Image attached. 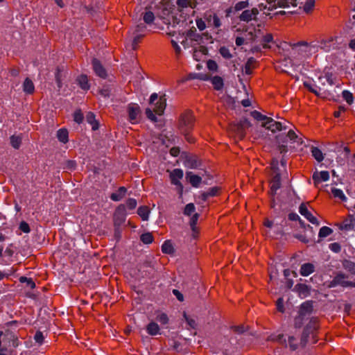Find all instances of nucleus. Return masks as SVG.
I'll list each match as a JSON object with an SVG mask.
<instances>
[{
  "label": "nucleus",
  "mask_w": 355,
  "mask_h": 355,
  "mask_svg": "<svg viewBox=\"0 0 355 355\" xmlns=\"http://www.w3.org/2000/svg\"><path fill=\"white\" fill-rule=\"evenodd\" d=\"M163 10L162 17L165 20L166 27L164 28L167 37L170 39L175 51H178L177 21L178 0H162Z\"/></svg>",
  "instance_id": "f257e3e1"
},
{
  "label": "nucleus",
  "mask_w": 355,
  "mask_h": 355,
  "mask_svg": "<svg viewBox=\"0 0 355 355\" xmlns=\"http://www.w3.org/2000/svg\"><path fill=\"white\" fill-rule=\"evenodd\" d=\"M194 121V116L190 110L184 111L179 117V133L182 135L185 140L190 144L195 142V138L191 135Z\"/></svg>",
  "instance_id": "f03ea898"
},
{
  "label": "nucleus",
  "mask_w": 355,
  "mask_h": 355,
  "mask_svg": "<svg viewBox=\"0 0 355 355\" xmlns=\"http://www.w3.org/2000/svg\"><path fill=\"white\" fill-rule=\"evenodd\" d=\"M183 214L190 217L189 225L192 232L191 236L194 239H196L199 234V229L197 227V222L198 220L200 214L196 212V207L194 204H187L183 209Z\"/></svg>",
  "instance_id": "7ed1b4c3"
},
{
  "label": "nucleus",
  "mask_w": 355,
  "mask_h": 355,
  "mask_svg": "<svg viewBox=\"0 0 355 355\" xmlns=\"http://www.w3.org/2000/svg\"><path fill=\"white\" fill-rule=\"evenodd\" d=\"M348 276L342 272H338L334 279L329 283V287H335L336 286H341L343 287H353L355 288V282L346 280Z\"/></svg>",
  "instance_id": "20e7f679"
},
{
  "label": "nucleus",
  "mask_w": 355,
  "mask_h": 355,
  "mask_svg": "<svg viewBox=\"0 0 355 355\" xmlns=\"http://www.w3.org/2000/svg\"><path fill=\"white\" fill-rule=\"evenodd\" d=\"M185 166L190 168H197L200 166V162L195 155L189 154L187 152H182L180 155Z\"/></svg>",
  "instance_id": "39448f33"
},
{
  "label": "nucleus",
  "mask_w": 355,
  "mask_h": 355,
  "mask_svg": "<svg viewBox=\"0 0 355 355\" xmlns=\"http://www.w3.org/2000/svg\"><path fill=\"white\" fill-rule=\"evenodd\" d=\"M127 112L129 121L132 123H136L139 121L141 111L138 104L130 103L127 107Z\"/></svg>",
  "instance_id": "423d86ee"
},
{
  "label": "nucleus",
  "mask_w": 355,
  "mask_h": 355,
  "mask_svg": "<svg viewBox=\"0 0 355 355\" xmlns=\"http://www.w3.org/2000/svg\"><path fill=\"white\" fill-rule=\"evenodd\" d=\"M261 126L266 129L271 130L272 132L280 131L282 130H286L288 128L286 125L282 124L280 122L275 121L271 117L268 119V121H264L262 123Z\"/></svg>",
  "instance_id": "0eeeda50"
},
{
  "label": "nucleus",
  "mask_w": 355,
  "mask_h": 355,
  "mask_svg": "<svg viewBox=\"0 0 355 355\" xmlns=\"http://www.w3.org/2000/svg\"><path fill=\"white\" fill-rule=\"evenodd\" d=\"M259 13V11L257 8H253L251 10H245L239 15V19L240 21L246 23H248L252 20L257 21V15Z\"/></svg>",
  "instance_id": "6e6552de"
},
{
  "label": "nucleus",
  "mask_w": 355,
  "mask_h": 355,
  "mask_svg": "<svg viewBox=\"0 0 355 355\" xmlns=\"http://www.w3.org/2000/svg\"><path fill=\"white\" fill-rule=\"evenodd\" d=\"M339 230L343 231H350L355 227V217L354 214H348L347 217L343 220L340 223L336 225Z\"/></svg>",
  "instance_id": "1a4fd4ad"
},
{
  "label": "nucleus",
  "mask_w": 355,
  "mask_h": 355,
  "mask_svg": "<svg viewBox=\"0 0 355 355\" xmlns=\"http://www.w3.org/2000/svg\"><path fill=\"white\" fill-rule=\"evenodd\" d=\"M250 126V122L248 121V119L244 118L234 125L233 130L236 132L240 138H243L245 134V130Z\"/></svg>",
  "instance_id": "9d476101"
},
{
  "label": "nucleus",
  "mask_w": 355,
  "mask_h": 355,
  "mask_svg": "<svg viewBox=\"0 0 355 355\" xmlns=\"http://www.w3.org/2000/svg\"><path fill=\"white\" fill-rule=\"evenodd\" d=\"M318 320L316 318H312L309 322L306 325L304 329V331L309 333V335L312 336L313 338V343H317V339L315 338V332L318 329Z\"/></svg>",
  "instance_id": "9b49d317"
},
{
  "label": "nucleus",
  "mask_w": 355,
  "mask_h": 355,
  "mask_svg": "<svg viewBox=\"0 0 355 355\" xmlns=\"http://www.w3.org/2000/svg\"><path fill=\"white\" fill-rule=\"evenodd\" d=\"M300 213L304 216L309 222L312 224L318 225L319 222L318 219L313 216L311 213L308 210L306 205L304 203H302L299 207Z\"/></svg>",
  "instance_id": "f8f14e48"
},
{
  "label": "nucleus",
  "mask_w": 355,
  "mask_h": 355,
  "mask_svg": "<svg viewBox=\"0 0 355 355\" xmlns=\"http://www.w3.org/2000/svg\"><path fill=\"white\" fill-rule=\"evenodd\" d=\"M92 66L93 69L95 72V73L102 78H107V72L105 69L103 67L101 63L97 59L94 58L92 60Z\"/></svg>",
  "instance_id": "ddd939ff"
},
{
  "label": "nucleus",
  "mask_w": 355,
  "mask_h": 355,
  "mask_svg": "<svg viewBox=\"0 0 355 355\" xmlns=\"http://www.w3.org/2000/svg\"><path fill=\"white\" fill-rule=\"evenodd\" d=\"M183 320L186 322V328L187 329H196L198 327L196 317L188 315L186 311H183Z\"/></svg>",
  "instance_id": "4468645a"
},
{
  "label": "nucleus",
  "mask_w": 355,
  "mask_h": 355,
  "mask_svg": "<svg viewBox=\"0 0 355 355\" xmlns=\"http://www.w3.org/2000/svg\"><path fill=\"white\" fill-rule=\"evenodd\" d=\"M185 178L192 187L198 188L202 182V178L198 175H195L192 172H187Z\"/></svg>",
  "instance_id": "2eb2a0df"
},
{
  "label": "nucleus",
  "mask_w": 355,
  "mask_h": 355,
  "mask_svg": "<svg viewBox=\"0 0 355 355\" xmlns=\"http://www.w3.org/2000/svg\"><path fill=\"white\" fill-rule=\"evenodd\" d=\"M292 52L294 55L296 53L301 54L306 52L308 48V43L306 42H300L297 43L291 44Z\"/></svg>",
  "instance_id": "dca6fc26"
},
{
  "label": "nucleus",
  "mask_w": 355,
  "mask_h": 355,
  "mask_svg": "<svg viewBox=\"0 0 355 355\" xmlns=\"http://www.w3.org/2000/svg\"><path fill=\"white\" fill-rule=\"evenodd\" d=\"M219 190L220 188L218 187H211L207 191L202 192L198 198H200L202 202H205L209 198L217 196Z\"/></svg>",
  "instance_id": "f3484780"
},
{
  "label": "nucleus",
  "mask_w": 355,
  "mask_h": 355,
  "mask_svg": "<svg viewBox=\"0 0 355 355\" xmlns=\"http://www.w3.org/2000/svg\"><path fill=\"white\" fill-rule=\"evenodd\" d=\"M313 309V302L306 301L301 304L299 314L304 317L306 315H310L312 313Z\"/></svg>",
  "instance_id": "a211bd4d"
},
{
  "label": "nucleus",
  "mask_w": 355,
  "mask_h": 355,
  "mask_svg": "<svg viewBox=\"0 0 355 355\" xmlns=\"http://www.w3.org/2000/svg\"><path fill=\"white\" fill-rule=\"evenodd\" d=\"M329 178V174L328 171H324L321 172H315L313 175V180L314 184H317L322 181H327Z\"/></svg>",
  "instance_id": "6ab92c4d"
},
{
  "label": "nucleus",
  "mask_w": 355,
  "mask_h": 355,
  "mask_svg": "<svg viewBox=\"0 0 355 355\" xmlns=\"http://www.w3.org/2000/svg\"><path fill=\"white\" fill-rule=\"evenodd\" d=\"M114 217L116 220H119L121 223L125 221L126 217V211L125 206L124 205H120L116 208L114 212Z\"/></svg>",
  "instance_id": "aec40b11"
},
{
  "label": "nucleus",
  "mask_w": 355,
  "mask_h": 355,
  "mask_svg": "<svg viewBox=\"0 0 355 355\" xmlns=\"http://www.w3.org/2000/svg\"><path fill=\"white\" fill-rule=\"evenodd\" d=\"M294 290L300 295H303L305 297L310 295L311 287L305 284H297L295 285Z\"/></svg>",
  "instance_id": "412c9836"
},
{
  "label": "nucleus",
  "mask_w": 355,
  "mask_h": 355,
  "mask_svg": "<svg viewBox=\"0 0 355 355\" xmlns=\"http://www.w3.org/2000/svg\"><path fill=\"white\" fill-rule=\"evenodd\" d=\"M281 177L279 173H276L273 177L270 184V190L272 195H275L277 190L279 189L281 187Z\"/></svg>",
  "instance_id": "4be33fe9"
},
{
  "label": "nucleus",
  "mask_w": 355,
  "mask_h": 355,
  "mask_svg": "<svg viewBox=\"0 0 355 355\" xmlns=\"http://www.w3.org/2000/svg\"><path fill=\"white\" fill-rule=\"evenodd\" d=\"M146 332L150 336H157L160 334V328L155 322H150L146 326Z\"/></svg>",
  "instance_id": "5701e85b"
},
{
  "label": "nucleus",
  "mask_w": 355,
  "mask_h": 355,
  "mask_svg": "<svg viewBox=\"0 0 355 355\" xmlns=\"http://www.w3.org/2000/svg\"><path fill=\"white\" fill-rule=\"evenodd\" d=\"M314 272V266L311 263H306L301 266L300 274L302 276H308Z\"/></svg>",
  "instance_id": "b1692460"
},
{
  "label": "nucleus",
  "mask_w": 355,
  "mask_h": 355,
  "mask_svg": "<svg viewBox=\"0 0 355 355\" xmlns=\"http://www.w3.org/2000/svg\"><path fill=\"white\" fill-rule=\"evenodd\" d=\"M127 189L124 187H121L115 193H112L110 196L111 200L115 202L120 201L125 196Z\"/></svg>",
  "instance_id": "393cba45"
},
{
  "label": "nucleus",
  "mask_w": 355,
  "mask_h": 355,
  "mask_svg": "<svg viewBox=\"0 0 355 355\" xmlns=\"http://www.w3.org/2000/svg\"><path fill=\"white\" fill-rule=\"evenodd\" d=\"M277 0H268V3L271 4ZM278 5L279 8H288L289 6H297L296 0H278Z\"/></svg>",
  "instance_id": "a878e982"
},
{
  "label": "nucleus",
  "mask_w": 355,
  "mask_h": 355,
  "mask_svg": "<svg viewBox=\"0 0 355 355\" xmlns=\"http://www.w3.org/2000/svg\"><path fill=\"white\" fill-rule=\"evenodd\" d=\"M257 60L253 57L248 59L244 66V71L247 75H250L252 73V69L255 68Z\"/></svg>",
  "instance_id": "bb28decb"
},
{
  "label": "nucleus",
  "mask_w": 355,
  "mask_h": 355,
  "mask_svg": "<svg viewBox=\"0 0 355 355\" xmlns=\"http://www.w3.org/2000/svg\"><path fill=\"white\" fill-rule=\"evenodd\" d=\"M166 103L165 99L160 98L153 107L154 112L156 114L162 115L165 110Z\"/></svg>",
  "instance_id": "cd10ccee"
},
{
  "label": "nucleus",
  "mask_w": 355,
  "mask_h": 355,
  "mask_svg": "<svg viewBox=\"0 0 355 355\" xmlns=\"http://www.w3.org/2000/svg\"><path fill=\"white\" fill-rule=\"evenodd\" d=\"M35 90V86L33 83V81L28 78H26L23 83V91L28 94H31L33 93Z\"/></svg>",
  "instance_id": "c85d7f7f"
},
{
  "label": "nucleus",
  "mask_w": 355,
  "mask_h": 355,
  "mask_svg": "<svg viewBox=\"0 0 355 355\" xmlns=\"http://www.w3.org/2000/svg\"><path fill=\"white\" fill-rule=\"evenodd\" d=\"M342 265L345 270H347L352 275H355V262H353L350 260L345 259L342 262Z\"/></svg>",
  "instance_id": "c756f323"
},
{
  "label": "nucleus",
  "mask_w": 355,
  "mask_h": 355,
  "mask_svg": "<svg viewBox=\"0 0 355 355\" xmlns=\"http://www.w3.org/2000/svg\"><path fill=\"white\" fill-rule=\"evenodd\" d=\"M78 84L80 87L84 90H88L90 87V85L88 83L87 76L85 75H81L77 78Z\"/></svg>",
  "instance_id": "7c9ffc66"
},
{
  "label": "nucleus",
  "mask_w": 355,
  "mask_h": 355,
  "mask_svg": "<svg viewBox=\"0 0 355 355\" xmlns=\"http://www.w3.org/2000/svg\"><path fill=\"white\" fill-rule=\"evenodd\" d=\"M57 137L60 142L63 144L67 143L69 140L68 131L63 128L58 130L57 132Z\"/></svg>",
  "instance_id": "2f4dec72"
},
{
  "label": "nucleus",
  "mask_w": 355,
  "mask_h": 355,
  "mask_svg": "<svg viewBox=\"0 0 355 355\" xmlns=\"http://www.w3.org/2000/svg\"><path fill=\"white\" fill-rule=\"evenodd\" d=\"M162 250L164 254H172L174 253V247L171 240L164 241L162 246Z\"/></svg>",
  "instance_id": "473e14b6"
},
{
  "label": "nucleus",
  "mask_w": 355,
  "mask_h": 355,
  "mask_svg": "<svg viewBox=\"0 0 355 355\" xmlns=\"http://www.w3.org/2000/svg\"><path fill=\"white\" fill-rule=\"evenodd\" d=\"M87 121L92 125L93 130H96L98 128V123L95 119V115L92 112L87 113L86 116Z\"/></svg>",
  "instance_id": "72a5a7b5"
},
{
  "label": "nucleus",
  "mask_w": 355,
  "mask_h": 355,
  "mask_svg": "<svg viewBox=\"0 0 355 355\" xmlns=\"http://www.w3.org/2000/svg\"><path fill=\"white\" fill-rule=\"evenodd\" d=\"M167 173H168L169 180L171 183L175 186L178 185V168L170 169L167 168Z\"/></svg>",
  "instance_id": "f704fd0d"
},
{
  "label": "nucleus",
  "mask_w": 355,
  "mask_h": 355,
  "mask_svg": "<svg viewBox=\"0 0 355 355\" xmlns=\"http://www.w3.org/2000/svg\"><path fill=\"white\" fill-rule=\"evenodd\" d=\"M138 215L143 220H148L149 218L150 210L146 206H142L137 209Z\"/></svg>",
  "instance_id": "c9c22d12"
},
{
  "label": "nucleus",
  "mask_w": 355,
  "mask_h": 355,
  "mask_svg": "<svg viewBox=\"0 0 355 355\" xmlns=\"http://www.w3.org/2000/svg\"><path fill=\"white\" fill-rule=\"evenodd\" d=\"M311 152L312 156L318 162H320L323 160L324 156L322 151L317 147L311 146Z\"/></svg>",
  "instance_id": "e433bc0d"
},
{
  "label": "nucleus",
  "mask_w": 355,
  "mask_h": 355,
  "mask_svg": "<svg viewBox=\"0 0 355 355\" xmlns=\"http://www.w3.org/2000/svg\"><path fill=\"white\" fill-rule=\"evenodd\" d=\"M10 139V144L14 148L18 149L20 147L22 141L21 135H12Z\"/></svg>",
  "instance_id": "4c0bfd02"
},
{
  "label": "nucleus",
  "mask_w": 355,
  "mask_h": 355,
  "mask_svg": "<svg viewBox=\"0 0 355 355\" xmlns=\"http://www.w3.org/2000/svg\"><path fill=\"white\" fill-rule=\"evenodd\" d=\"M211 83L216 90H220L223 87V80L218 76H215L211 78Z\"/></svg>",
  "instance_id": "58836bf2"
},
{
  "label": "nucleus",
  "mask_w": 355,
  "mask_h": 355,
  "mask_svg": "<svg viewBox=\"0 0 355 355\" xmlns=\"http://www.w3.org/2000/svg\"><path fill=\"white\" fill-rule=\"evenodd\" d=\"M251 116L256 120L262 121L263 123L264 121H268V119H269L270 117L262 114L261 112L254 110L251 112Z\"/></svg>",
  "instance_id": "ea45409f"
},
{
  "label": "nucleus",
  "mask_w": 355,
  "mask_h": 355,
  "mask_svg": "<svg viewBox=\"0 0 355 355\" xmlns=\"http://www.w3.org/2000/svg\"><path fill=\"white\" fill-rule=\"evenodd\" d=\"M331 193L335 198H338L344 202L347 200V198L341 189H336V188H332Z\"/></svg>",
  "instance_id": "a19ab883"
},
{
  "label": "nucleus",
  "mask_w": 355,
  "mask_h": 355,
  "mask_svg": "<svg viewBox=\"0 0 355 355\" xmlns=\"http://www.w3.org/2000/svg\"><path fill=\"white\" fill-rule=\"evenodd\" d=\"M230 328L234 332H235L236 334H242L248 331L249 329L248 326H245L243 324L237 325V326H232Z\"/></svg>",
  "instance_id": "79ce46f5"
},
{
  "label": "nucleus",
  "mask_w": 355,
  "mask_h": 355,
  "mask_svg": "<svg viewBox=\"0 0 355 355\" xmlns=\"http://www.w3.org/2000/svg\"><path fill=\"white\" fill-rule=\"evenodd\" d=\"M140 239L144 244H150L153 241V236L150 232H146L141 235Z\"/></svg>",
  "instance_id": "37998d69"
},
{
  "label": "nucleus",
  "mask_w": 355,
  "mask_h": 355,
  "mask_svg": "<svg viewBox=\"0 0 355 355\" xmlns=\"http://www.w3.org/2000/svg\"><path fill=\"white\" fill-rule=\"evenodd\" d=\"M332 232V229L329 227L324 226L320 229L318 236L320 238H324L329 236Z\"/></svg>",
  "instance_id": "c03bdc74"
},
{
  "label": "nucleus",
  "mask_w": 355,
  "mask_h": 355,
  "mask_svg": "<svg viewBox=\"0 0 355 355\" xmlns=\"http://www.w3.org/2000/svg\"><path fill=\"white\" fill-rule=\"evenodd\" d=\"M315 0H306L303 7L304 11L307 14L310 13L315 6Z\"/></svg>",
  "instance_id": "a18cd8bd"
},
{
  "label": "nucleus",
  "mask_w": 355,
  "mask_h": 355,
  "mask_svg": "<svg viewBox=\"0 0 355 355\" xmlns=\"http://www.w3.org/2000/svg\"><path fill=\"white\" fill-rule=\"evenodd\" d=\"M343 98L349 104L352 105L354 102V96L352 93L347 90H344L342 93Z\"/></svg>",
  "instance_id": "49530a36"
},
{
  "label": "nucleus",
  "mask_w": 355,
  "mask_h": 355,
  "mask_svg": "<svg viewBox=\"0 0 355 355\" xmlns=\"http://www.w3.org/2000/svg\"><path fill=\"white\" fill-rule=\"evenodd\" d=\"M273 41V36L271 33H268L264 35L262 38L263 46L265 49L270 48L268 46V43L272 42Z\"/></svg>",
  "instance_id": "de8ad7c7"
},
{
  "label": "nucleus",
  "mask_w": 355,
  "mask_h": 355,
  "mask_svg": "<svg viewBox=\"0 0 355 355\" xmlns=\"http://www.w3.org/2000/svg\"><path fill=\"white\" fill-rule=\"evenodd\" d=\"M249 1H239L238 2L234 9L235 11H239V10H242L245 8H247L249 7Z\"/></svg>",
  "instance_id": "09e8293b"
},
{
  "label": "nucleus",
  "mask_w": 355,
  "mask_h": 355,
  "mask_svg": "<svg viewBox=\"0 0 355 355\" xmlns=\"http://www.w3.org/2000/svg\"><path fill=\"white\" fill-rule=\"evenodd\" d=\"M155 19V15L151 11L146 12L144 15V21L146 24H150L153 22Z\"/></svg>",
  "instance_id": "8fccbe9b"
},
{
  "label": "nucleus",
  "mask_w": 355,
  "mask_h": 355,
  "mask_svg": "<svg viewBox=\"0 0 355 355\" xmlns=\"http://www.w3.org/2000/svg\"><path fill=\"white\" fill-rule=\"evenodd\" d=\"M19 281L21 283H26V285L30 288H34L35 287V284L31 278H28L26 277H21Z\"/></svg>",
  "instance_id": "3c124183"
},
{
  "label": "nucleus",
  "mask_w": 355,
  "mask_h": 355,
  "mask_svg": "<svg viewBox=\"0 0 355 355\" xmlns=\"http://www.w3.org/2000/svg\"><path fill=\"white\" fill-rule=\"evenodd\" d=\"M220 54L225 59H230L232 57V55L230 53V50L225 47L222 46L219 49Z\"/></svg>",
  "instance_id": "603ef678"
},
{
  "label": "nucleus",
  "mask_w": 355,
  "mask_h": 355,
  "mask_svg": "<svg viewBox=\"0 0 355 355\" xmlns=\"http://www.w3.org/2000/svg\"><path fill=\"white\" fill-rule=\"evenodd\" d=\"M156 320L163 324H166L168 322V318L167 315L164 313L158 314L156 317Z\"/></svg>",
  "instance_id": "864d4df0"
},
{
  "label": "nucleus",
  "mask_w": 355,
  "mask_h": 355,
  "mask_svg": "<svg viewBox=\"0 0 355 355\" xmlns=\"http://www.w3.org/2000/svg\"><path fill=\"white\" fill-rule=\"evenodd\" d=\"M154 112V109L152 110L151 108H146V114L148 119L153 122H155L157 121V117Z\"/></svg>",
  "instance_id": "5fc2aeb1"
},
{
  "label": "nucleus",
  "mask_w": 355,
  "mask_h": 355,
  "mask_svg": "<svg viewBox=\"0 0 355 355\" xmlns=\"http://www.w3.org/2000/svg\"><path fill=\"white\" fill-rule=\"evenodd\" d=\"M285 138L286 137H288L292 141H297L298 143H300L302 144V141L301 139H299V141H297V135L295 134V132L292 130H290L288 131V132L287 133V135L284 137Z\"/></svg>",
  "instance_id": "6e6d98bb"
},
{
  "label": "nucleus",
  "mask_w": 355,
  "mask_h": 355,
  "mask_svg": "<svg viewBox=\"0 0 355 355\" xmlns=\"http://www.w3.org/2000/svg\"><path fill=\"white\" fill-rule=\"evenodd\" d=\"M304 317L300 315L295 318L294 327L297 329L300 328L303 324V320Z\"/></svg>",
  "instance_id": "4d7b16f0"
},
{
  "label": "nucleus",
  "mask_w": 355,
  "mask_h": 355,
  "mask_svg": "<svg viewBox=\"0 0 355 355\" xmlns=\"http://www.w3.org/2000/svg\"><path fill=\"white\" fill-rule=\"evenodd\" d=\"M137 202L135 198H129L126 201L125 206L129 209H134L137 207Z\"/></svg>",
  "instance_id": "13d9d810"
},
{
  "label": "nucleus",
  "mask_w": 355,
  "mask_h": 355,
  "mask_svg": "<svg viewBox=\"0 0 355 355\" xmlns=\"http://www.w3.org/2000/svg\"><path fill=\"white\" fill-rule=\"evenodd\" d=\"M309 336V334L303 331V333L300 339V345L302 347H304L308 342V338Z\"/></svg>",
  "instance_id": "bf43d9fd"
},
{
  "label": "nucleus",
  "mask_w": 355,
  "mask_h": 355,
  "mask_svg": "<svg viewBox=\"0 0 355 355\" xmlns=\"http://www.w3.org/2000/svg\"><path fill=\"white\" fill-rule=\"evenodd\" d=\"M207 68L210 71H216L218 69V64L217 63L212 60H209L207 63Z\"/></svg>",
  "instance_id": "052dcab7"
},
{
  "label": "nucleus",
  "mask_w": 355,
  "mask_h": 355,
  "mask_svg": "<svg viewBox=\"0 0 355 355\" xmlns=\"http://www.w3.org/2000/svg\"><path fill=\"white\" fill-rule=\"evenodd\" d=\"M288 341L291 350L294 351L297 348V345L295 343L296 338L294 336H289Z\"/></svg>",
  "instance_id": "680f3d73"
},
{
  "label": "nucleus",
  "mask_w": 355,
  "mask_h": 355,
  "mask_svg": "<svg viewBox=\"0 0 355 355\" xmlns=\"http://www.w3.org/2000/svg\"><path fill=\"white\" fill-rule=\"evenodd\" d=\"M277 305V309L278 311L281 313L284 312V300L282 297H279L276 302Z\"/></svg>",
  "instance_id": "e2e57ef3"
},
{
  "label": "nucleus",
  "mask_w": 355,
  "mask_h": 355,
  "mask_svg": "<svg viewBox=\"0 0 355 355\" xmlns=\"http://www.w3.org/2000/svg\"><path fill=\"white\" fill-rule=\"evenodd\" d=\"M329 249L336 253H338L341 250V246L338 243H333L329 245Z\"/></svg>",
  "instance_id": "0e129e2a"
},
{
  "label": "nucleus",
  "mask_w": 355,
  "mask_h": 355,
  "mask_svg": "<svg viewBox=\"0 0 355 355\" xmlns=\"http://www.w3.org/2000/svg\"><path fill=\"white\" fill-rule=\"evenodd\" d=\"M146 28V26L143 23H141L135 28L133 33L142 34Z\"/></svg>",
  "instance_id": "69168bd1"
},
{
  "label": "nucleus",
  "mask_w": 355,
  "mask_h": 355,
  "mask_svg": "<svg viewBox=\"0 0 355 355\" xmlns=\"http://www.w3.org/2000/svg\"><path fill=\"white\" fill-rule=\"evenodd\" d=\"M73 119L77 123H82L83 120V116L80 111H76L73 114Z\"/></svg>",
  "instance_id": "338daca9"
},
{
  "label": "nucleus",
  "mask_w": 355,
  "mask_h": 355,
  "mask_svg": "<svg viewBox=\"0 0 355 355\" xmlns=\"http://www.w3.org/2000/svg\"><path fill=\"white\" fill-rule=\"evenodd\" d=\"M19 229L24 233H28L31 230L28 224L24 221L20 223Z\"/></svg>",
  "instance_id": "774afa93"
}]
</instances>
